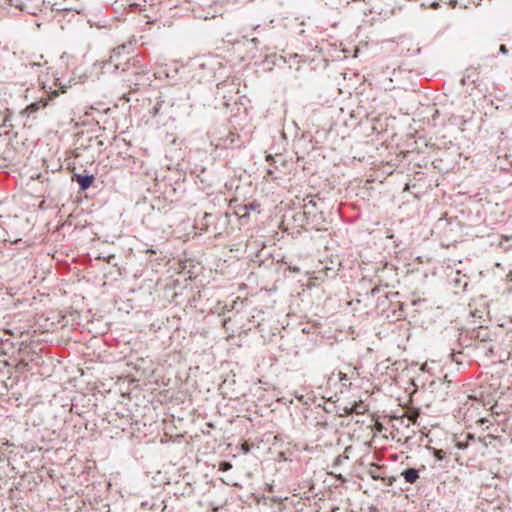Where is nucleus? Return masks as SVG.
I'll use <instances>...</instances> for the list:
<instances>
[{
  "mask_svg": "<svg viewBox=\"0 0 512 512\" xmlns=\"http://www.w3.org/2000/svg\"><path fill=\"white\" fill-rule=\"evenodd\" d=\"M375 8L377 13L383 16L393 15L396 10L394 0H379Z\"/></svg>",
  "mask_w": 512,
  "mask_h": 512,
  "instance_id": "1",
  "label": "nucleus"
},
{
  "mask_svg": "<svg viewBox=\"0 0 512 512\" xmlns=\"http://www.w3.org/2000/svg\"><path fill=\"white\" fill-rule=\"evenodd\" d=\"M73 179L76 180V182L79 184L81 190H86L92 185V183L94 181V176L93 175L83 176L80 174H74Z\"/></svg>",
  "mask_w": 512,
  "mask_h": 512,
  "instance_id": "2",
  "label": "nucleus"
},
{
  "mask_svg": "<svg viewBox=\"0 0 512 512\" xmlns=\"http://www.w3.org/2000/svg\"><path fill=\"white\" fill-rule=\"evenodd\" d=\"M401 476L405 479V482L409 484H414L420 478L419 472L417 469L408 468L401 473Z\"/></svg>",
  "mask_w": 512,
  "mask_h": 512,
  "instance_id": "3",
  "label": "nucleus"
},
{
  "mask_svg": "<svg viewBox=\"0 0 512 512\" xmlns=\"http://www.w3.org/2000/svg\"><path fill=\"white\" fill-rule=\"evenodd\" d=\"M369 474L370 476L374 479V480H382L383 482H385L387 485H392L393 483V480L392 478L386 480V478L382 477L380 475V467L377 466V465H372V467L370 468L369 470Z\"/></svg>",
  "mask_w": 512,
  "mask_h": 512,
  "instance_id": "4",
  "label": "nucleus"
},
{
  "mask_svg": "<svg viewBox=\"0 0 512 512\" xmlns=\"http://www.w3.org/2000/svg\"><path fill=\"white\" fill-rule=\"evenodd\" d=\"M367 408L365 405H363V403H360V404H357L355 403L353 406H351L350 408H345V412L347 414H364L366 412Z\"/></svg>",
  "mask_w": 512,
  "mask_h": 512,
  "instance_id": "5",
  "label": "nucleus"
},
{
  "mask_svg": "<svg viewBox=\"0 0 512 512\" xmlns=\"http://www.w3.org/2000/svg\"><path fill=\"white\" fill-rule=\"evenodd\" d=\"M46 106H47V100L41 99L39 102H34V103H31L30 105H28L26 107V112L27 113H34L37 110H39L40 108H44Z\"/></svg>",
  "mask_w": 512,
  "mask_h": 512,
  "instance_id": "6",
  "label": "nucleus"
},
{
  "mask_svg": "<svg viewBox=\"0 0 512 512\" xmlns=\"http://www.w3.org/2000/svg\"><path fill=\"white\" fill-rule=\"evenodd\" d=\"M344 370V372L348 374V378H352L353 380L357 379L360 375L357 367L351 364L345 365Z\"/></svg>",
  "mask_w": 512,
  "mask_h": 512,
  "instance_id": "7",
  "label": "nucleus"
},
{
  "mask_svg": "<svg viewBox=\"0 0 512 512\" xmlns=\"http://www.w3.org/2000/svg\"><path fill=\"white\" fill-rule=\"evenodd\" d=\"M234 213L240 218V219H246L249 217V211L248 208L245 205H238L234 211Z\"/></svg>",
  "mask_w": 512,
  "mask_h": 512,
  "instance_id": "8",
  "label": "nucleus"
},
{
  "mask_svg": "<svg viewBox=\"0 0 512 512\" xmlns=\"http://www.w3.org/2000/svg\"><path fill=\"white\" fill-rule=\"evenodd\" d=\"M337 376H338V380L342 383V385L345 387V388H348L350 387L351 385V380H353L352 378H348V374L345 373L344 371H339L337 373Z\"/></svg>",
  "mask_w": 512,
  "mask_h": 512,
  "instance_id": "9",
  "label": "nucleus"
},
{
  "mask_svg": "<svg viewBox=\"0 0 512 512\" xmlns=\"http://www.w3.org/2000/svg\"><path fill=\"white\" fill-rule=\"evenodd\" d=\"M15 265L21 269H24L26 267L31 266L32 263L28 258H23L22 260L15 262Z\"/></svg>",
  "mask_w": 512,
  "mask_h": 512,
  "instance_id": "10",
  "label": "nucleus"
},
{
  "mask_svg": "<svg viewBox=\"0 0 512 512\" xmlns=\"http://www.w3.org/2000/svg\"><path fill=\"white\" fill-rule=\"evenodd\" d=\"M246 207L248 208V211H256V212H260V204L258 202H251L249 204H246Z\"/></svg>",
  "mask_w": 512,
  "mask_h": 512,
  "instance_id": "11",
  "label": "nucleus"
},
{
  "mask_svg": "<svg viewBox=\"0 0 512 512\" xmlns=\"http://www.w3.org/2000/svg\"><path fill=\"white\" fill-rule=\"evenodd\" d=\"M434 456L437 460H443L446 457V452L442 449H435L434 450Z\"/></svg>",
  "mask_w": 512,
  "mask_h": 512,
  "instance_id": "12",
  "label": "nucleus"
},
{
  "mask_svg": "<svg viewBox=\"0 0 512 512\" xmlns=\"http://www.w3.org/2000/svg\"><path fill=\"white\" fill-rule=\"evenodd\" d=\"M232 468V465L229 462H221L219 465V470L227 471Z\"/></svg>",
  "mask_w": 512,
  "mask_h": 512,
  "instance_id": "13",
  "label": "nucleus"
},
{
  "mask_svg": "<svg viewBox=\"0 0 512 512\" xmlns=\"http://www.w3.org/2000/svg\"><path fill=\"white\" fill-rule=\"evenodd\" d=\"M456 446H457L459 449H465V448H467V446H468V445H467V443H461V442H458V443L456 444Z\"/></svg>",
  "mask_w": 512,
  "mask_h": 512,
  "instance_id": "14",
  "label": "nucleus"
},
{
  "mask_svg": "<svg viewBox=\"0 0 512 512\" xmlns=\"http://www.w3.org/2000/svg\"><path fill=\"white\" fill-rule=\"evenodd\" d=\"M499 50H500V52H502L503 54L508 53V49H507V47H506L505 45H501Z\"/></svg>",
  "mask_w": 512,
  "mask_h": 512,
  "instance_id": "15",
  "label": "nucleus"
},
{
  "mask_svg": "<svg viewBox=\"0 0 512 512\" xmlns=\"http://www.w3.org/2000/svg\"><path fill=\"white\" fill-rule=\"evenodd\" d=\"M242 450L247 453L249 451V446L247 443L242 444Z\"/></svg>",
  "mask_w": 512,
  "mask_h": 512,
  "instance_id": "16",
  "label": "nucleus"
},
{
  "mask_svg": "<svg viewBox=\"0 0 512 512\" xmlns=\"http://www.w3.org/2000/svg\"><path fill=\"white\" fill-rule=\"evenodd\" d=\"M417 416H418L417 414H415V415H411V416H409V419H410L412 422H416Z\"/></svg>",
  "mask_w": 512,
  "mask_h": 512,
  "instance_id": "17",
  "label": "nucleus"
},
{
  "mask_svg": "<svg viewBox=\"0 0 512 512\" xmlns=\"http://www.w3.org/2000/svg\"><path fill=\"white\" fill-rule=\"evenodd\" d=\"M266 160H267V161H271V160H273V156H272V155H268V156L266 157Z\"/></svg>",
  "mask_w": 512,
  "mask_h": 512,
  "instance_id": "18",
  "label": "nucleus"
},
{
  "mask_svg": "<svg viewBox=\"0 0 512 512\" xmlns=\"http://www.w3.org/2000/svg\"><path fill=\"white\" fill-rule=\"evenodd\" d=\"M382 428V425L381 424H377V429L380 431Z\"/></svg>",
  "mask_w": 512,
  "mask_h": 512,
  "instance_id": "19",
  "label": "nucleus"
},
{
  "mask_svg": "<svg viewBox=\"0 0 512 512\" xmlns=\"http://www.w3.org/2000/svg\"><path fill=\"white\" fill-rule=\"evenodd\" d=\"M52 95H53V96H57V95H58V92L55 90V91H53Z\"/></svg>",
  "mask_w": 512,
  "mask_h": 512,
  "instance_id": "20",
  "label": "nucleus"
},
{
  "mask_svg": "<svg viewBox=\"0 0 512 512\" xmlns=\"http://www.w3.org/2000/svg\"><path fill=\"white\" fill-rule=\"evenodd\" d=\"M33 65H38V66H40V65H41V63H40V62H33Z\"/></svg>",
  "mask_w": 512,
  "mask_h": 512,
  "instance_id": "21",
  "label": "nucleus"
}]
</instances>
